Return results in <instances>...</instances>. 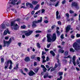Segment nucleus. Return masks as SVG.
<instances>
[{
	"instance_id": "obj_22",
	"label": "nucleus",
	"mask_w": 80,
	"mask_h": 80,
	"mask_svg": "<svg viewBox=\"0 0 80 80\" xmlns=\"http://www.w3.org/2000/svg\"><path fill=\"white\" fill-rule=\"evenodd\" d=\"M64 52V50H62L61 49H59L58 51V52H59V53H63Z\"/></svg>"
},
{
	"instance_id": "obj_12",
	"label": "nucleus",
	"mask_w": 80,
	"mask_h": 80,
	"mask_svg": "<svg viewBox=\"0 0 80 80\" xmlns=\"http://www.w3.org/2000/svg\"><path fill=\"white\" fill-rule=\"evenodd\" d=\"M28 74L29 76H33L34 75H35V73L32 71H31Z\"/></svg>"
},
{
	"instance_id": "obj_61",
	"label": "nucleus",
	"mask_w": 80,
	"mask_h": 80,
	"mask_svg": "<svg viewBox=\"0 0 80 80\" xmlns=\"http://www.w3.org/2000/svg\"><path fill=\"white\" fill-rule=\"evenodd\" d=\"M21 44H22V43L21 42H19L18 43V45L19 47H21Z\"/></svg>"
},
{
	"instance_id": "obj_43",
	"label": "nucleus",
	"mask_w": 80,
	"mask_h": 80,
	"mask_svg": "<svg viewBox=\"0 0 80 80\" xmlns=\"http://www.w3.org/2000/svg\"><path fill=\"white\" fill-rule=\"evenodd\" d=\"M51 45V44H49L47 45V48H50V47Z\"/></svg>"
},
{
	"instance_id": "obj_31",
	"label": "nucleus",
	"mask_w": 80,
	"mask_h": 80,
	"mask_svg": "<svg viewBox=\"0 0 80 80\" xmlns=\"http://www.w3.org/2000/svg\"><path fill=\"white\" fill-rule=\"evenodd\" d=\"M63 72H58V74L59 76H61V75H63Z\"/></svg>"
},
{
	"instance_id": "obj_57",
	"label": "nucleus",
	"mask_w": 80,
	"mask_h": 80,
	"mask_svg": "<svg viewBox=\"0 0 80 80\" xmlns=\"http://www.w3.org/2000/svg\"><path fill=\"white\" fill-rule=\"evenodd\" d=\"M65 0H64L62 2V4H65Z\"/></svg>"
},
{
	"instance_id": "obj_28",
	"label": "nucleus",
	"mask_w": 80,
	"mask_h": 80,
	"mask_svg": "<svg viewBox=\"0 0 80 80\" xmlns=\"http://www.w3.org/2000/svg\"><path fill=\"white\" fill-rule=\"evenodd\" d=\"M63 61L64 63H65V65H66V64H67V63L68 62V61H67V60L66 59H64L63 60Z\"/></svg>"
},
{
	"instance_id": "obj_21",
	"label": "nucleus",
	"mask_w": 80,
	"mask_h": 80,
	"mask_svg": "<svg viewBox=\"0 0 80 80\" xmlns=\"http://www.w3.org/2000/svg\"><path fill=\"white\" fill-rule=\"evenodd\" d=\"M40 6V5L38 4H37L36 7L34 8V10H37V9H38L39 7Z\"/></svg>"
},
{
	"instance_id": "obj_40",
	"label": "nucleus",
	"mask_w": 80,
	"mask_h": 80,
	"mask_svg": "<svg viewBox=\"0 0 80 80\" xmlns=\"http://www.w3.org/2000/svg\"><path fill=\"white\" fill-rule=\"evenodd\" d=\"M40 12H41V10H39L36 12V13H35L36 15H37L38 13H39Z\"/></svg>"
},
{
	"instance_id": "obj_4",
	"label": "nucleus",
	"mask_w": 80,
	"mask_h": 80,
	"mask_svg": "<svg viewBox=\"0 0 80 80\" xmlns=\"http://www.w3.org/2000/svg\"><path fill=\"white\" fill-rule=\"evenodd\" d=\"M73 47H74L76 51H78L80 49V46L77 43L75 42L73 44Z\"/></svg>"
},
{
	"instance_id": "obj_23",
	"label": "nucleus",
	"mask_w": 80,
	"mask_h": 80,
	"mask_svg": "<svg viewBox=\"0 0 80 80\" xmlns=\"http://www.w3.org/2000/svg\"><path fill=\"white\" fill-rule=\"evenodd\" d=\"M38 3V2L37 1H33L32 2V4L33 5H37Z\"/></svg>"
},
{
	"instance_id": "obj_32",
	"label": "nucleus",
	"mask_w": 80,
	"mask_h": 80,
	"mask_svg": "<svg viewBox=\"0 0 80 80\" xmlns=\"http://www.w3.org/2000/svg\"><path fill=\"white\" fill-rule=\"evenodd\" d=\"M68 51H66L64 52V55H68Z\"/></svg>"
},
{
	"instance_id": "obj_34",
	"label": "nucleus",
	"mask_w": 80,
	"mask_h": 80,
	"mask_svg": "<svg viewBox=\"0 0 80 80\" xmlns=\"http://www.w3.org/2000/svg\"><path fill=\"white\" fill-rule=\"evenodd\" d=\"M4 60H5V59H4V58H1V61L2 63H3V62H4Z\"/></svg>"
},
{
	"instance_id": "obj_19",
	"label": "nucleus",
	"mask_w": 80,
	"mask_h": 80,
	"mask_svg": "<svg viewBox=\"0 0 80 80\" xmlns=\"http://www.w3.org/2000/svg\"><path fill=\"white\" fill-rule=\"evenodd\" d=\"M38 70H39V68L38 67L35 68L34 71L35 72V73H37L38 72Z\"/></svg>"
},
{
	"instance_id": "obj_16",
	"label": "nucleus",
	"mask_w": 80,
	"mask_h": 80,
	"mask_svg": "<svg viewBox=\"0 0 80 80\" xmlns=\"http://www.w3.org/2000/svg\"><path fill=\"white\" fill-rule=\"evenodd\" d=\"M15 21H12L11 22V27L13 26L15 27V25H16V24L15 23Z\"/></svg>"
},
{
	"instance_id": "obj_58",
	"label": "nucleus",
	"mask_w": 80,
	"mask_h": 80,
	"mask_svg": "<svg viewBox=\"0 0 80 80\" xmlns=\"http://www.w3.org/2000/svg\"><path fill=\"white\" fill-rule=\"evenodd\" d=\"M39 36H40V34H38L36 35L35 37H39Z\"/></svg>"
},
{
	"instance_id": "obj_64",
	"label": "nucleus",
	"mask_w": 80,
	"mask_h": 80,
	"mask_svg": "<svg viewBox=\"0 0 80 80\" xmlns=\"http://www.w3.org/2000/svg\"><path fill=\"white\" fill-rule=\"evenodd\" d=\"M78 20L79 21H80V14L79 15Z\"/></svg>"
},
{
	"instance_id": "obj_2",
	"label": "nucleus",
	"mask_w": 80,
	"mask_h": 80,
	"mask_svg": "<svg viewBox=\"0 0 80 80\" xmlns=\"http://www.w3.org/2000/svg\"><path fill=\"white\" fill-rule=\"evenodd\" d=\"M10 63V65L9 67V68L10 70H11L12 68V62L10 60L6 61L4 63V68L5 69H7V68L9 66V63Z\"/></svg>"
},
{
	"instance_id": "obj_27",
	"label": "nucleus",
	"mask_w": 80,
	"mask_h": 80,
	"mask_svg": "<svg viewBox=\"0 0 80 80\" xmlns=\"http://www.w3.org/2000/svg\"><path fill=\"white\" fill-rule=\"evenodd\" d=\"M58 14H59V13H58V11H57L56 13L57 19H58Z\"/></svg>"
},
{
	"instance_id": "obj_63",
	"label": "nucleus",
	"mask_w": 80,
	"mask_h": 80,
	"mask_svg": "<svg viewBox=\"0 0 80 80\" xmlns=\"http://www.w3.org/2000/svg\"><path fill=\"white\" fill-rule=\"evenodd\" d=\"M41 67H42V68H45V66H44V65H41Z\"/></svg>"
},
{
	"instance_id": "obj_52",
	"label": "nucleus",
	"mask_w": 80,
	"mask_h": 80,
	"mask_svg": "<svg viewBox=\"0 0 80 80\" xmlns=\"http://www.w3.org/2000/svg\"><path fill=\"white\" fill-rule=\"evenodd\" d=\"M77 37H80V34H77L76 35Z\"/></svg>"
},
{
	"instance_id": "obj_39",
	"label": "nucleus",
	"mask_w": 80,
	"mask_h": 80,
	"mask_svg": "<svg viewBox=\"0 0 80 80\" xmlns=\"http://www.w3.org/2000/svg\"><path fill=\"white\" fill-rule=\"evenodd\" d=\"M20 3H21V1H19L16 4V5H18V4H20Z\"/></svg>"
},
{
	"instance_id": "obj_13",
	"label": "nucleus",
	"mask_w": 80,
	"mask_h": 80,
	"mask_svg": "<svg viewBox=\"0 0 80 80\" xmlns=\"http://www.w3.org/2000/svg\"><path fill=\"white\" fill-rule=\"evenodd\" d=\"M26 5V6H28V5H30L31 8H33V5H32L31 3L27 2Z\"/></svg>"
},
{
	"instance_id": "obj_6",
	"label": "nucleus",
	"mask_w": 80,
	"mask_h": 80,
	"mask_svg": "<svg viewBox=\"0 0 80 80\" xmlns=\"http://www.w3.org/2000/svg\"><path fill=\"white\" fill-rule=\"evenodd\" d=\"M11 42L12 39L11 38H10L9 41H8L4 40L3 43L4 45L3 46V47H5V46H6V44L7 45V47H8V46H9V45H10V43Z\"/></svg>"
},
{
	"instance_id": "obj_38",
	"label": "nucleus",
	"mask_w": 80,
	"mask_h": 80,
	"mask_svg": "<svg viewBox=\"0 0 80 80\" xmlns=\"http://www.w3.org/2000/svg\"><path fill=\"white\" fill-rule=\"evenodd\" d=\"M58 3H59V1H58L56 4L55 5V6L57 7V6H58Z\"/></svg>"
},
{
	"instance_id": "obj_56",
	"label": "nucleus",
	"mask_w": 80,
	"mask_h": 80,
	"mask_svg": "<svg viewBox=\"0 0 80 80\" xmlns=\"http://www.w3.org/2000/svg\"><path fill=\"white\" fill-rule=\"evenodd\" d=\"M8 38H9V37H6L5 38V40H8Z\"/></svg>"
},
{
	"instance_id": "obj_20",
	"label": "nucleus",
	"mask_w": 80,
	"mask_h": 80,
	"mask_svg": "<svg viewBox=\"0 0 80 80\" xmlns=\"http://www.w3.org/2000/svg\"><path fill=\"white\" fill-rule=\"evenodd\" d=\"M48 77V73H46V74L44 75L43 78H47Z\"/></svg>"
},
{
	"instance_id": "obj_33",
	"label": "nucleus",
	"mask_w": 80,
	"mask_h": 80,
	"mask_svg": "<svg viewBox=\"0 0 80 80\" xmlns=\"http://www.w3.org/2000/svg\"><path fill=\"white\" fill-rule=\"evenodd\" d=\"M43 72H46V71H47V68H45V67L44 68H43Z\"/></svg>"
},
{
	"instance_id": "obj_14",
	"label": "nucleus",
	"mask_w": 80,
	"mask_h": 80,
	"mask_svg": "<svg viewBox=\"0 0 80 80\" xmlns=\"http://www.w3.org/2000/svg\"><path fill=\"white\" fill-rule=\"evenodd\" d=\"M19 28V26H18V25L16 23L15 26H14V30H18V29Z\"/></svg>"
},
{
	"instance_id": "obj_41",
	"label": "nucleus",
	"mask_w": 80,
	"mask_h": 80,
	"mask_svg": "<svg viewBox=\"0 0 80 80\" xmlns=\"http://www.w3.org/2000/svg\"><path fill=\"white\" fill-rule=\"evenodd\" d=\"M58 23V25H62V23H61V22H60V21H59Z\"/></svg>"
},
{
	"instance_id": "obj_50",
	"label": "nucleus",
	"mask_w": 80,
	"mask_h": 80,
	"mask_svg": "<svg viewBox=\"0 0 80 80\" xmlns=\"http://www.w3.org/2000/svg\"><path fill=\"white\" fill-rule=\"evenodd\" d=\"M44 22L45 23H48V21L45 20L44 21Z\"/></svg>"
},
{
	"instance_id": "obj_62",
	"label": "nucleus",
	"mask_w": 80,
	"mask_h": 80,
	"mask_svg": "<svg viewBox=\"0 0 80 80\" xmlns=\"http://www.w3.org/2000/svg\"><path fill=\"white\" fill-rule=\"evenodd\" d=\"M46 60L47 61H48V60H49V57H47Z\"/></svg>"
},
{
	"instance_id": "obj_26",
	"label": "nucleus",
	"mask_w": 80,
	"mask_h": 80,
	"mask_svg": "<svg viewBox=\"0 0 80 80\" xmlns=\"http://www.w3.org/2000/svg\"><path fill=\"white\" fill-rule=\"evenodd\" d=\"M56 32L58 34V36H59L60 35V32L58 30H57Z\"/></svg>"
},
{
	"instance_id": "obj_29",
	"label": "nucleus",
	"mask_w": 80,
	"mask_h": 80,
	"mask_svg": "<svg viewBox=\"0 0 80 80\" xmlns=\"http://www.w3.org/2000/svg\"><path fill=\"white\" fill-rule=\"evenodd\" d=\"M70 52H75L74 49H73L72 48H70Z\"/></svg>"
},
{
	"instance_id": "obj_48",
	"label": "nucleus",
	"mask_w": 80,
	"mask_h": 80,
	"mask_svg": "<svg viewBox=\"0 0 80 80\" xmlns=\"http://www.w3.org/2000/svg\"><path fill=\"white\" fill-rule=\"evenodd\" d=\"M58 67V65H57V64L55 63L54 68H57Z\"/></svg>"
},
{
	"instance_id": "obj_46",
	"label": "nucleus",
	"mask_w": 80,
	"mask_h": 80,
	"mask_svg": "<svg viewBox=\"0 0 80 80\" xmlns=\"http://www.w3.org/2000/svg\"><path fill=\"white\" fill-rule=\"evenodd\" d=\"M60 38H62V39H63V38H63V34H62V35H61V36L60 37Z\"/></svg>"
},
{
	"instance_id": "obj_37",
	"label": "nucleus",
	"mask_w": 80,
	"mask_h": 80,
	"mask_svg": "<svg viewBox=\"0 0 80 80\" xmlns=\"http://www.w3.org/2000/svg\"><path fill=\"white\" fill-rule=\"evenodd\" d=\"M21 20L20 19V18H18L16 19V20L14 21H15V22L16 21H18V22H20V21Z\"/></svg>"
},
{
	"instance_id": "obj_47",
	"label": "nucleus",
	"mask_w": 80,
	"mask_h": 80,
	"mask_svg": "<svg viewBox=\"0 0 80 80\" xmlns=\"http://www.w3.org/2000/svg\"><path fill=\"white\" fill-rule=\"evenodd\" d=\"M69 12H70V13H74V12H73V11L72 10H70L69 11Z\"/></svg>"
},
{
	"instance_id": "obj_10",
	"label": "nucleus",
	"mask_w": 80,
	"mask_h": 80,
	"mask_svg": "<svg viewBox=\"0 0 80 80\" xmlns=\"http://www.w3.org/2000/svg\"><path fill=\"white\" fill-rule=\"evenodd\" d=\"M18 0H12L11 2L10 3V2H8V4L10 5V3L11 4H12L13 5H16V3L15 2H17Z\"/></svg>"
},
{
	"instance_id": "obj_45",
	"label": "nucleus",
	"mask_w": 80,
	"mask_h": 80,
	"mask_svg": "<svg viewBox=\"0 0 80 80\" xmlns=\"http://www.w3.org/2000/svg\"><path fill=\"white\" fill-rule=\"evenodd\" d=\"M77 65H78L79 64H80V62H79V60H78V59H77Z\"/></svg>"
},
{
	"instance_id": "obj_53",
	"label": "nucleus",
	"mask_w": 80,
	"mask_h": 80,
	"mask_svg": "<svg viewBox=\"0 0 80 80\" xmlns=\"http://www.w3.org/2000/svg\"><path fill=\"white\" fill-rule=\"evenodd\" d=\"M56 27V26H55V25H54L52 26L51 27L52 29H53V28H54L55 27Z\"/></svg>"
},
{
	"instance_id": "obj_36",
	"label": "nucleus",
	"mask_w": 80,
	"mask_h": 80,
	"mask_svg": "<svg viewBox=\"0 0 80 80\" xmlns=\"http://www.w3.org/2000/svg\"><path fill=\"white\" fill-rule=\"evenodd\" d=\"M62 79V76H60L59 78H58L57 80H61Z\"/></svg>"
},
{
	"instance_id": "obj_15",
	"label": "nucleus",
	"mask_w": 80,
	"mask_h": 80,
	"mask_svg": "<svg viewBox=\"0 0 80 80\" xmlns=\"http://www.w3.org/2000/svg\"><path fill=\"white\" fill-rule=\"evenodd\" d=\"M70 26H68L66 28V31L65 32L66 33H68V32L70 31Z\"/></svg>"
},
{
	"instance_id": "obj_59",
	"label": "nucleus",
	"mask_w": 80,
	"mask_h": 80,
	"mask_svg": "<svg viewBox=\"0 0 80 80\" xmlns=\"http://www.w3.org/2000/svg\"><path fill=\"white\" fill-rule=\"evenodd\" d=\"M37 65V62H35L34 63V66H36Z\"/></svg>"
},
{
	"instance_id": "obj_51",
	"label": "nucleus",
	"mask_w": 80,
	"mask_h": 80,
	"mask_svg": "<svg viewBox=\"0 0 80 80\" xmlns=\"http://www.w3.org/2000/svg\"><path fill=\"white\" fill-rule=\"evenodd\" d=\"M71 38H72V39H73L75 38V36H73V35H72L71 36Z\"/></svg>"
},
{
	"instance_id": "obj_5",
	"label": "nucleus",
	"mask_w": 80,
	"mask_h": 80,
	"mask_svg": "<svg viewBox=\"0 0 80 80\" xmlns=\"http://www.w3.org/2000/svg\"><path fill=\"white\" fill-rule=\"evenodd\" d=\"M72 7H75L77 9H79L80 8L79 7V6L78 4V3L77 2H72L71 4Z\"/></svg>"
},
{
	"instance_id": "obj_42",
	"label": "nucleus",
	"mask_w": 80,
	"mask_h": 80,
	"mask_svg": "<svg viewBox=\"0 0 80 80\" xmlns=\"http://www.w3.org/2000/svg\"><path fill=\"white\" fill-rule=\"evenodd\" d=\"M45 9H42L41 10V12H42V13H44V12H45Z\"/></svg>"
},
{
	"instance_id": "obj_49",
	"label": "nucleus",
	"mask_w": 80,
	"mask_h": 80,
	"mask_svg": "<svg viewBox=\"0 0 80 80\" xmlns=\"http://www.w3.org/2000/svg\"><path fill=\"white\" fill-rule=\"evenodd\" d=\"M50 2H56L57 0H49Z\"/></svg>"
},
{
	"instance_id": "obj_8",
	"label": "nucleus",
	"mask_w": 80,
	"mask_h": 80,
	"mask_svg": "<svg viewBox=\"0 0 80 80\" xmlns=\"http://www.w3.org/2000/svg\"><path fill=\"white\" fill-rule=\"evenodd\" d=\"M6 27H5V25L3 24L2 23L0 26V30L1 32L3 31V29H5Z\"/></svg>"
},
{
	"instance_id": "obj_3",
	"label": "nucleus",
	"mask_w": 80,
	"mask_h": 80,
	"mask_svg": "<svg viewBox=\"0 0 80 80\" xmlns=\"http://www.w3.org/2000/svg\"><path fill=\"white\" fill-rule=\"evenodd\" d=\"M42 22V17H40V20H38V21H34L32 22V26L33 28H35L37 27L36 23H41Z\"/></svg>"
},
{
	"instance_id": "obj_18",
	"label": "nucleus",
	"mask_w": 80,
	"mask_h": 80,
	"mask_svg": "<svg viewBox=\"0 0 80 80\" xmlns=\"http://www.w3.org/2000/svg\"><path fill=\"white\" fill-rule=\"evenodd\" d=\"M50 54H51L53 57H54L55 55V52H54L53 51L51 50L50 51Z\"/></svg>"
},
{
	"instance_id": "obj_24",
	"label": "nucleus",
	"mask_w": 80,
	"mask_h": 80,
	"mask_svg": "<svg viewBox=\"0 0 80 80\" xmlns=\"http://www.w3.org/2000/svg\"><path fill=\"white\" fill-rule=\"evenodd\" d=\"M37 47L38 48H40L41 46H40V43H37Z\"/></svg>"
},
{
	"instance_id": "obj_11",
	"label": "nucleus",
	"mask_w": 80,
	"mask_h": 80,
	"mask_svg": "<svg viewBox=\"0 0 80 80\" xmlns=\"http://www.w3.org/2000/svg\"><path fill=\"white\" fill-rule=\"evenodd\" d=\"M75 58H76V56H74L72 58V63L74 66L76 65V63L75 62Z\"/></svg>"
},
{
	"instance_id": "obj_55",
	"label": "nucleus",
	"mask_w": 80,
	"mask_h": 80,
	"mask_svg": "<svg viewBox=\"0 0 80 80\" xmlns=\"http://www.w3.org/2000/svg\"><path fill=\"white\" fill-rule=\"evenodd\" d=\"M66 17H68V18L69 17V14H68V13H67L66 14Z\"/></svg>"
},
{
	"instance_id": "obj_30",
	"label": "nucleus",
	"mask_w": 80,
	"mask_h": 80,
	"mask_svg": "<svg viewBox=\"0 0 80 80\" xmlns=\"http://www.w3.org/2000/svg\"><path fill=\"white\" fill-rule=\"evenodd\" d=\"M35 55H33L32 56H31L32 59H35Z\"/></svg>"
},
{
	"instance_id": "obj_44",
	"label": "nucleus",
	"mask_w": 80,
	"mask_h": 80,
	"mask_svg": "<svg viewBox=\"0 0 80 80\" xmlns=\"http://www.w3.org/2000/svg\"><path fill=\"white\" fill-rule=\"evenodd\" d=\"M21 28H25V26L23 25V26H22L21 27Z\"/></svg>"
},
{
	"instance_id": "obj_17",
	"label": "nucleus",
	"mask_w": 80,
	"mask_h": 80,
	"mask_svg": "<svg viewBox=\"0 0 80 80\" xmlns=\"http://www.w3.org/2000/svg\"><path fill=\"white\" fill-rule=\"evenodd\" d=\"M24 61L25 62H27L30 61V58H29V57H27L24 59Z\"/></svg>"
},
{
	"instance_id": "obj_1",
	"label": "nucleus",
	"mask_w": 80,
	"mask_h": 80,
	"mask_svg": "<svg viewBox=\"0 0 80 80\" xmlns=\"http://www.w3.org/2000/svg\"><path fill=\"white\" fill-rule=\"evenodd\" d=\"M50 35L47 34V41L48 42H55V41L56 39L57 38V36H56V34L55 33H54L53 34V36H52V39L50 38Z\"/></svg>"
},
{
	"instance_id": "obj_7",
	"label": "nucleus",
	"mask_w": 80,
	"mask_h": 80,
	"mask_svg": "<svg viewBox=\"0 0 80 80\" xmlns=\"http://www.w3.org/2000/svg\"><path fill=\"white\" fill-rule=\"evenodd\" d=\"M33 33V31L29 30L26 31L25 33V35L26 37L30 36Z\"/></svg>"
},
{
	"instance_id": "obj_35",
	"label": "nucleus",
	"mask_w": 80,
	"mask_h": 80,
	"mask_svg": "<svg viewBox=\"0 0 80 80\" xmlns=\"http://www.w3.org/2000/svg\"><path fill=\"white\" fill-rule=\"evenodd\" d=\"M36 33H42V31H40V30H37L35 32Z\"/></svg>"
},
{
	"instance_id": "obj_54",
	"label": "nucleus",
	"mask_w": 80,
	"mask_h": 80,
	"mask_svg": "<svg viewBox=\"0 0 80 80\" xmlns=\"http://www.w3.org/2000/svg\"><path fill=\"white\" fill-rule=\"evenodd\" d=\"M24 70L26 72H28V69H27V68H24Z\"/></svg>"
},
{
	"instance_id": "obj_9",
	"label": "nucleus",
	"mask_w": 80,
	"mask_h": 80,
	"mask_svg": "<svg viewBox=\"0 0 80 80\" xmlns=\"http://www.w3.org/2000/svg\"><path fill=\"white\" fill-rule=\"evenodd\" d=\"M7 33L8 34H10V32H9L8 29V28L6 30H5L3 33V35H7Z\"/></svg>"
},
{
	"instance_id": "obj_60",
	"label": "nucleus",
	"mask_w": 80,
	"mask_h": 80,
	"mask_svg": "<svg viewBox=\"0 0 80 80\" xmlns=\"http://www.w3.org/2000/svg\"><path fill=\"white\" fill-rule=\"evenodd\" d=\"M20 72H21L22 73H23V70H22V69H20Z\"/></svg>"
},
{
	"instance_id": "obj_25",
	"label": "nucleus",
	"mask_w": 80,
	"mask_h": 80,
	"mask_svg": "<svg viewBox=\"0 0 80 80\" xmlns=\"http://www.w3.org/2000/svg\"><path fill=\"white\" fill-rule=\"evenodd\" d=\"M18 68V64H16V66L14 68V69H15V70H16L17 69V68Z\"/></svg>"
}]
</instances>
